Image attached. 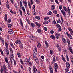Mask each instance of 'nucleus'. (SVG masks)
<instances>
[{"mask_svg": "<svg viewBox=\"0 0 73 73\" xmlns=\"http://www.w3.org/2000/svg\"><path fill=\"white\" fill-rule=\"evenodd\" d=\"M33 73H37V69L35 66H33Z\"/></svg>", "mask_w": 73, "mask_h": 73, "instance_id": "obj_1", "label": "nucleus"}, {"mask_svg": "<svg viewBox=\"0 0 73 73\" xmlns=\"http://www.w3.org/2000/svg\"><path fill=\"white\" fill-rule=\"evenodd\" d=\"M28 62V65L29 66H32L33 65V61H32L31 59H29Z\"/></svg>", "mask_w": 73, "mask_h": 73, "instance_id": "obj_2", "label": "nucleus"}, {"mask_svg": "<svg viewBox=\"0 0 73 73\" xmlns=\"http://www.w3.org/2000/svg\"><path fill=\"white\" fill-rule=\"evenodd\" d=\"M66 35H67L68 38H70V39H73V37L72 35H70V34L68 32H66Z\"/></svg>", "mask_w": 73, "mask_h": 73, "instance_id": "obj_3", "label": "nucleus"}, {"mask_svg": "<svg viewBox=\"0 0 73 73\" xmlns=\"http://www.w3.org/2000/svg\"><path fill=\"white\" fill-rule=\"evenodd\" d=\"M2 68H3L2 69H3V71H6L7 69V68L5 64H4L3 65Z\"/></svg>", "mask_w": 73, "mask_h": 73, "instance_id": "obj_4", "label": "nucleus"}, {"mask_svg": "<svg viewBox=\"0 0 73 73\" xmlns=\"http://www.w3.org/2000/svg\"><path fill=\"white\" fill-rule=\"evenodd\" d=\"M61 12L63 14L64 17H66V14L65 12V11H64V10H61Z\"/></svg>", "mask_w": 73, "mask_h": 73, "instance_id": "obj_5", "label": "nucleus"}, {"mask_svg": "<svg viewBox=\"0 0 73 73\" xmlns=\"http://www.w3.org/2000/svg\"><path fill=\"white\" fill-rule=\"evenodd\" d=\"M8 33H9V34H10V35H12L13 33V30H12L11 29H8Z\"/></svg>", "mask_w": 73, "mask_h": 73, "instance_id": "obj_6", "label": "nucleus"}, {"mask_svg": "<svg viewBox=\"0 0 73 73\" xmlns=\"http://www.w3.org/2000/svg\"><path fill=\"white\" fill-rule=\"evenodd\" d=\"M62 40L63 41V43H64V44H66L67 43V41H66L65 38H62Z\"/></svg>", "mask_w": 73, "mask_h": 73, "instance_id": "obj_7", "label": "nucleus"}, {"mask_svg": "<svg viewBox=\"0 0 73 73\" xmlns=\"http://www.w3.org/2000/svg\"><path fill=\"white\" fill-rule=\"evenodd\" d=\"M15 42L16 44H21V41L20 40H17L15 41Z\"/></svg>", "mask_w": 73, "mask_h": 73, "instance_id": "obj_8", "label": "nucleus"}, {"mask_svg": "<svg viewBox=\"0 0 73 73\" xmlns=\"http://www.w3.org/2000/svg\"><path fill=\"white\" fill-rule=\"evenodd\" d=\"M66 63V67L67 69H70V64L68 62Z\"/></svg>", "mask_w": 73, "mask_h": 73, "instance_id": "obj_9", "label": "nucleus"}, {"mask_svg": "<svg viewBox=\"0 0 73 73\" xmlns=\"http://www.w3.org/2000/svg\"><path fill=\"white\" fill-rule=\"evenodd\" d=\"M35 23L36 26L37 27H41V25L39 23L37 22H35Z\"/></svg>", "mask_w": 73, "mask_h": 73, "instance_id": "obj_10", "label": "nucleus"}, {"mask_svg": "<svg viewBox=\"0 0 73 73\" xmlns=\"http://www.w3.org/2000/svg\"><path fill=\"white\" fill-rule=\"evenodd\" d=\"M50 37L51 38H52L53 40H55V38H56V37H55V36H54L53 35H51V36H50Z\"/></svg>", "mask_w": 73, "mask_h": 73, "instance_id": "obj_11", "label": "nucleus"}, {"mask_svg": "<svg viewBox=\"0 0 73 73\" xmlns=\"http://www.w3.org/2000/svg\"><path fill=\"white\" fill-rule=\"evenodd\" d=\"M24 6L25 7V8H27V7L28 6H27V1L25 0L24 2Z\"/></svg>", "mask_w": 73, "mask_h": 73, "instance_id": "obj_12", "label": "nucleus"}, {"mask_svg": "<svg viewBox=\"0 0 73 73\" xmlns=\"http://www.w3.org/2000/svg\"><path fill=\"white\" fill-rule=\"evenodd\" d=\"M5 60L6 64L8 63V57H7L6 58H5Z\"/></svg>", "mask_w": 73, "mask_h": 73, "instance_id": "obj_13", "label": "nucleus"}, {"mask_svg": "<svg viewBox=\"0 0 73 73\" xmlns=\"http://www.w3.org/2000/svg\"><path fill=\"white\" fill-rule=\"evenodd\" d=\"M56 62V58H55V56H54L53 57V59L52 62V64H53Z\"/></svg>", "mask_w": 73, "mask_h": 73, "instance_id": "obj_14", "label": "nucleus"}, {"mask_svg": "<svg viewBox=\"0 0 73 73\" xmlns=\"http://www.w3.org/2000/svg\"><path fill=\"white\" fill-rule=\"evenodd\" d=\"M68 50H70V52L72 53V54H73V50H72V47H70L68 48Z\"/></svg>", "mask_w": 73, "mask_h": 73, "instance_id": "obj_15", "label": "nucleus"}, {"mask_svg": "<svg viewBox=\"0 0 73 73\" xmlns=\"http://www.w3.org/2000/svg\"><path fill=\"white\" fill-rule=\"evenodd\" d=\"M34 59L36 63H38V59H37V57L34 58Z\"/></svg>", "mask_w": 73, "mask_h": 73, "instance_id": "obj_16", "label": "nucleus"}, {"mask_svg": "<svg viewBox=\"0 0 73 73\" xmlns=\"http://www.w3.org/2000/svg\"><path fill=\"white\" fill-rule=\"evenodd\" d=\"M22 10L24 14H26V13L25 12V8L24 6L22 7Z\"/></svg>", "mask_w": 73, "mask_h": 73, "instance_id": "obj_17", "label": "nucleus"}, {"mask_svg": "<svg viewBox=\"0 0 73 73\" xmlns=\"http://www.w3.org/2000/svg\"><path fill=\"white\" fill-rule=\"evenodd\" d=\"M36 52H33V55L34 56L33 58H36V55H37Z\"/></svg>", "mask_w": 73, "mask_h": 73, "instance_id": "obj_18", "label": "nucleus"}, {"mask_svg": "<svg viewBox=\"0 0 73 73\" xmlns=\"http://www.w3.org/2000/svg\"><path fill=\"white\" fill-rule=\"evenodd\" d=\"M55 36L56 37V38L57 39L59 38L58 37V33H55Z\"/></svg>", "mask_w": 73, "mask_h": 73, "instance_id": "obj_19", "label": "nucleus"}, {"mask_svg": "<svg viewBox=\"0 0 73 73\" xmlns=\"http://www.w3.org/2000/svg\"><path fill=\"white\" fill-rule=\"evenodd\" d=\"M35 18L36 19V20H40V17L38 16H35Z\"/></svg>", "mask_w": 73, "mask_h": 73, "instance_id": "obj_20", "label": "nucleus"}, {"mask_svg": "<svg viewBox=\"0 0 73 73\" xmlns=\"http://www.w3.org/2000/svg\"><path fill=\"white\" fill-rule=\"evenodd\" d=\"M4 19L5 21L7 22V15L6 14H5V17H4Z\"/></svg>", "mask_w": 73, "mask_h": 73, "instance_id": "obj_21", "label": "nucleus"}, {"mask_svg": "<svg viewBox=\"0 0 73 73\" xmlns=\"http://www.w3.org/2000/svg\"><path fill=\"white\" fill-rule=\"evenodd\" d=\"M31 25L32 28H35V25L34 23H31Z\"/></svg>", "mask_w": 73, "mask_h": 73, "instance_id": "obj_22", "label": "nucleus"}, {"mask_svg": "<svg viewBox=\"0 0 73 73\" xmlns=\"http://www.w3.org/2000/svg\"><path fill=\"white\" fill-rule=\"evenodd\" d=\"M5 51L6 54H7V55H8L9 54V50L6 48Z\"/></svg>", "mask_w": 73, "mask_h": 73, "instance_id": "obj_23", "label": "nucleus"}, {"mask_svg": "<svg viewBox=\"0 0 73 73\" xmlns=\"http://www.w3.org/2000/svg\"><path fill=\"white\" fill-rule=\"evenodd\" d=\"M24 61L25 64H28V60L27 58H26V59H25Z\"/></svg>", "mask_w": 73, "mask_h": 73, "instance_id": "obj_24", "label": "nucleus"}, {"mask_svg": "<svg viewBox=\"0 0 73 73\" xmlns=\"http://www.w3.org/2000/svg\"><path fill=\"white\" fill-rule=\"evenodd\" d=\"M68 30L72 33H73V31L72 30V29L70 28V27H69L68 29Z\"/></svg>", "mask_w": 73, "mask_h": 73, "instance_id": "obj_25", "label": "nucleus"}, {"mask_svg": "<svg viewBox=\"0 0 73 73\" xmlns=\"http://www.w3.org/2000/svg\"><path fill=\"white\" fill-rule=\"evenodd\" d=\"M19 47L21 48V49H23V44H22V43H21L19 44Z\"/></svg>", "mask_w": 73, "mask_h": 73, "instance_id": "obj_26", "label": "nucleus"}, {"mask_svg": "<svg viewBox=\"0 0 73 73\" xmlns=\"http://www.w3.org/2000/svg\"><path fill=\"white\" fill-rule=\"evenodd\" d=\"M48 19H49V17H46L44 19V20L46 21L48 20Z\"/></svg>", "mask_w": 73, "mask_h": 73, "instance_id": "obj_27", "label": "nucleus"}, {"mask_svg": "<svg viewBox=\"0 0 73 73\" xmlns=\"http://www.w3.org/2000/svg\"><path fill=\"white\" fill-rule=\"evenodd\" d=\"M44 43L46 45L47 47H48V46H49V44H48V42H47V41H44Z\"/></svg>", "mask_w": 73, "mask_h": 73, "instance_id": "obj_28", "label": "nucleus"}, {"mask_svg": "<svg viewBox=\"0 0 73 73\" xmlns=\"http://www.w3.org/2000/svg\"><path fill=\"white\" fill-rule=\"evenodd\" d=\"M49 22L48 21H45L43 23V24H44L45 25L48 24H49Z\"/></svg>", "mask_w": 73, "mask_h": 73, "instance_id": "obj_29", "label": "nucleus"}, {"mask_svg": "<svg viewBox=\"0 0 73 73\" xmlns=\"http://www.w3.org/2000/svg\"><path fill=\"white\" fill-rule=\"evenodd\" d=\"M68 10L67 11L68 12V13L69 14V15H70V9H69V7H68Z\"/></svg>", "mask_w": 73, "mask_h": 73, "instance_id": "obj_30", "label": "nucleus"}, {"mask_svg": "<svg viewBox=\"0 0 73 73\" xmlns=\"http://www.w3.org/2000/svg\"><path fill=\"white\" fill-rule=\"evenodd\" d=\"M0 52L1 53V54L2 56H4V53L3 51V50L1 48H0Z\"/></svg>", "mask_w": 73, "mask_h": 73, "instance_id": "obj_31", "label": "nucleus"}, {"mask_svg": "<svg viewBox=\"0 0 73 73\" xmlns=\"http://www.w3.org/2000/svg\"><path fill=\"white\" fill-rule=\"evenodd\" d=\"M31 68L30 67H29V73H32V70H31Z\"/></svg>", "mask_w": 73, "mask_h": 73, "instance_id": "obj_32", "label": "nucleus"}, {"mask_svg": "<svg viewBox=\"0 0 73 73\" xmlns=\"http://www.w3.org/2000/svg\"><path fill=\"white\" fill-rule=\"evenodd\" d=\"M11 58L13 59V60H14V59H13L14 58V56H13V55L12 54H11Z\"/></svg>", "mask_w": 73, "mask_h": 73, "instance_id": "obj_33", "label": "nucleus"}, {"mask_svg": "<svg viewBox=\"0 0 73 73\" xmlns=\"http://www.w3.org/2000/svg\"><path fill=\"white\" fill-rule=\"evenodd\" d=\"M54 68H58V66L57 63H54Z\"/></svg>", "mask_w": 73, "mask_h": 73, "instance_id": "obj_34", "label": "nucleus"}, {"mask_svg": "<svg viewBox=\"0 0 73 73\" xmlns=\"http://www.w3.org/2000/svg\"><path fill=\"white\" fill-rule=\"evenodd\" d=\"M52 10H54L55 9V6L54 5H52Z\"/></svg>", "mask_w": 73, "mask_h": 73, "instance_id": "obj_35", "label": "nucleus"}, {"mask_svg": "<svg viewBox=\"0 0 73 73\" xmlns=\"http://www.w3.org/2000/svg\"><path fill=\"white\" fill-rule=\"evenodd\" d=\"M6 7L7 9H9V4L8 3L6 4Z\"/></svg>", "mask_w": 73, "mask_h": 73, "instance_id": "obj_36", "label": "nucleus"}, {"mask_svg": "<svg viewBox=\"0 0 73 73\" xmlns=\"http://www.w3.org/2000/svg\"><path fill=\"white\" fill-rule=\"evenodd\" d=\"M37 31L38 33H41V30L40 29H37Z\"/></svg>", "mask_w": 73, "mask_h": 73, "instance_id": "obj_37", "label": "nucleus"}, {"mask_svg": "<svg viewBox=\"0 0 73 73\" xmlns=\"http://www.w3.org/2000/svg\"><path fill=\"white\" fill-rule=\"evenodd\" d=\"M52 14V12L51 11H49L47 13L48 15H51Z\"/></svg>", "mask_w": 73, "mask_h": 73, "instance_id": "obj_38", "label": "nucleus"}, {"mask_svg": "<svg viewBox=\"0 0 73 73\" xmlns=\"http://www.w3.org/2000/svg\"><path fill=\"white\" fill-rule=\"evenodd\" d=\"M5 46L6 48L8 49V43L7 42H5Z\"/></svg>", "mask_w": 73, "mask_h": 73, "instance_id": "obj_39", "label": "nucleus"}, {"mask_svg": "<svg viewBox=\"0 0 73 73\" xmlns=\"http://www.w3.org/2000/svg\"><path fill=\"white\" fill-rule=\"evenodd\" d=\"M20 61L21 63L22 64V65H23L24 64V62L21 59H20Z\"/></svg>", "mask_w": 73, "mask_h": 73, "instance_id": "obj_40", "label": "nucleus"}, {"mask_svg": "<svg viewBox=\"0 0 73 73\" xmlns=\"http://www.w3.org/2000/svg\"><path fill=\"white\" fill-rule=\"evenodd\" d=\"M20 7L21 8L22 7V6H23V3H22V2L21 1H20Z\"/></svg>", "mask_w": 73, "mask_h": 73, "instance_id": "obj_41", "label": "nucleus"}, {"mask_svg": "<svg viewBox=\"0 0 73 73\" xmlns=\"http://www.w3.org/2000/svg\"><path fill=\"white\" fill-rule=\"evenodd\" d=\"M19 11H20V14L21 16H22L23 15V13H22V11L21 10V9H19Z\"/></svg>", "mask_w": 73, "mask_h": 73, "instance_id": "obj_42", "label": "nucleus"}, {"mask_svg": "<svg viewBox=\"0 0 73 73\" xmlns=\"http://www.w3.org/2000/svg\"><path fill=\"white\" fill-rule=\"evenodd\" d=\"M36 37L34 36L33 39H32V40H33V41H35V40H36Z\"/></svg>", "mask_w": 73, "mask_h": 73, "instance_id": "obj_43", "label": "nucleus"}, {"mask_svg": "<svg viewBox=\"0 0 73 73\" xmlns=\"http://www.w3.org/2000/svg\"><path fill=\"white\" fill-rule=\"evenodd\" d=\"M40 46H41V44L40 43H38L37 45V47L38 48H40Z\"/></svg>", "mask_w": 73, "mask_h": 73, "instance_id": "obj_44", "label": "nucleus"}, {"mask_svg": "<svg viewBox=\"0 0 73 73\" xmlns=\"http://www.w3.org/2000/svg\"><path fill=\"white\" fill-rule=\"evenodd\" d=\"M67 43L68 44H70V40L69 39H67Z\"/></svg>", "mask_w": 73, "mask_h": 73, "instance_id": "obj_45", "label": "nucleus"}, {"mask_svg": "<svg viewBox=\"0 0 73 73\" xmlns=\"http://www.w3.org/2000/svg\"><path fill=\"white\" fill-rule=\"evenodd\" d=\"M56 27H57V28H58L59 27H61V26H60V25H59V24H58L56 23Z\"/></svg>", "mask_w": 73, "mask_h": 73, "instance_id": "obj_46", "label": "nucleus"}, {"mask_svg": "<svg viewBox=\"0 0 73 73\" xmlns=\"http://www.w3.org/2000/svg\"><path fill=\"white\" fill-rule=\"evenodd\" d=\"M52 24H54V25H55V24H56V21L54 20L52 22Z\"/></svg>", "mask_w": 73, "mask_h": 73, "instance_id": "obj_47", "label": "nucleus"}, {"mask_svg": "<svg viewBox=\"0 0 73 73\" xmlns=\"http://www.w3.org/2000/svg\"><path fill=\"white\" fill-rule=\"evenodd\" d=\"M53 12L54 13H55V14H57V11L56 10L53 11Z\"/></svg>", "mask_w": 73, "mask_h": 73, "instance_id": "obj_48", "label": "nucleus"}, {"mask_svg": "<svg viewBox=\"0 0 73 73\" xmlns=\"http://www.w3.org/2000/svg\"><path fill=\"white\" fill-rule=\"evenodd\" d=\"M37 48H35L33 50V52H37Z\"/></svg>", "mask_w": 73, "mask_h": 73, "instance_id": "obj_49", "label": "nucleus"}, {"mask_svg": "<svg viewBox=\"0 0 73 73\" xmlns=\"http://www.w3.org/2000/svg\"><path fill=\"white\" fill-rule=\"evenodd\" d=\"M50 53L51 54V55H52L53 54V50H50Z\"/></svg>", "mask_w": 73, "mask_h": 73, "instance_id": "obj_50", "label": "nucleus"}, {"mask_svg": "<svg viewBox=\"0 0 73 73\" xmlns=\"http://www.w3.org/2000/svg\"><path fill=\"white\" fill-rule=\"evenodd\" d=\"M8 27L9 28H11V27H12V25L11 24H9L8 25Z\"/></svg>", "mask_w": 73, "mask_h": 73, "instance_id": "obj_51", "label": "nucleus"}, {"mask_svg": "<svg viewBox=\"0 0 73 73\" xmlns=\"http://www.w3.org/2000/svg\"><path fill=\"white\" fill-rule=\"evenodd\" d=\"M20 23L22 27L23 28V23L22 21H20Z\"/></svg>", "mask_w": 73, "mask_h": 73, "instance_id": "obj_52", "label": "nucleus"}, {"mask_svg": "<svg viewBox=\"0 0 73 73\" xmlns=\"http://www.w3.org/2000/svg\"><path fill=\"white\" fill-rule=\"evenodd\" d=\"M11 19H8L7 20V21L8 23H10L11 22Z\"/></svg>", "mask_w": 73, "mask_h": 73, "instance_id": "obj_53", "label": "nucleus"}, {"mask_svg": "<svg viewBox=\"0 0 73 73\" xmlns=\"http://www.w3.org/2000/svg\"><path fill=\"white\" fill-rule=\"evenodd\" d=\"M62 60L63 61H64V62H66V60L65 59V58H64V57H62Z\"/></svg>", "mask_w": 73, "mask_h": 73, "instance_id": "obj_54", "label": "nucleus"}, {"mask_svg": "<svg viewBox=\"0 0 73 73\" xmlns=\"http://www.w3.org/2000/svg\"><path fill=\"white\" fill-rule=\"evenodd\" d=\"M17 55L18 57H21V54H20L19 52L17 53Z\"/></svg>", "mask_w": 73, "mask_h": 73, "instance_id": "obj_55", "label": "nucleus"}, {"mask_svg": "<svg viewBox=\"0 0 73 73\" xmlns=\"http://www.w3.org/2000/svg\"><path fill=\"white\" fill-rule=\"evenodd\" d=\"M66 59L68 61H69V57H68V55H66Z\"/></svg>", "mask_w": 73, "mask_h": 73, "instance_id": "obj_56", "label": "nucleus"}, {"mask_svg": "<svg viewBox=\"0 0 73 73\" xmlns=\"http://www.w3.org/2000/svg\"><path fill=\"white\" fill-rule=\"evenodd\" d=\"M13 72L14 73H19V72H18L16 71L15 70H13ZM19 73H21V71H19Z\"/></svg>", "mask_w": 73, "mask_h": 73, "instance_id": "obj_57", "label": "nucleus"}, {"mask_svg": "<svg viewBox=\"0 0 73 73\" xmlns=\"http://www.w3.org/2000/svg\"><path fill=\"white\" fill-rule=\"evenodd\" d=\"M63 8L64 9V10L65 11H67V8H66V7L64 6L63 7Z\"/></svg>", "mask_w": 73, "mask_h": 73, "instance_id": "obj_58", "label": "nucleus"}, {"mask_svg": "<svg viewBox=\"0 0 73 73\" xmlns=\"http://www.w3.org/2000/svg\"><path fill=\"white\" fill-rule=\"evenodd\" d=\"M55 2L56 3V4H58H58H59V3L58 2V0H55Z\"/></svg>", "mask_w": 73, "mask_h": 73, "instance_id": "obj_59", "label": "nucleus"}, {"mask_svg": "<svg viewBox=\"0 0 73 73\" xmlns=\"http://www.w3.org/2000/svg\"><path fill=\"white\" fill-rule=\"evenodd\" d=\"M50 73H53V69H50Z\"/></svg>", "mask_w": 73, "mask_h": 73, "instance_id": "obj_60", "label": "nucleus"}, {"mask_svg": "<svg viewBox=\"0 0 73 73\" xmlns=\"http://www.w3.org/2000/svg\"><path fill=\"white\" fill-rule=\"evenodd\" d=\"M58 50L60 51V52H61V48L60 47H58Z\"/></svg>", "mask_w": 73, "mask_h": 73, "instance_id": "obj_61", "label": "nucleus"}, {"mask_svg": "<svg viewBox=\"0 0 73 73\" xmlns=\"http://www.w3.org/2000/svg\"><path fill=\"white\" fill-rule=\"evenodd\" d=\"M50 32L51 34H53V33H54V31H53V30L50 31Z\"/></svg>", "mask_w": 73, "mask_h": 73, "instance_id": "obj_62", "label": "nucleus"}, {"mask_svg": "<svg viewBox=\"0 0 73 73\" xmlns=\"http://www.w3.org/2000/svg\"><path fill=\"white\" fill-rule=\"evenodd\" d=\"M56 58L57 61H59V58L58 56H56Z\"/></svg>", "mask_w": 73, "mask_h": 73, "instance_id": "obj_63", "label": "nucleus"}, {"mask_svg": "<svg viewBox=\"0 0 73 73\" xmlns=\"http://www.w3.org/2000/svg\"><path fill=\"white\" fill-rule=\"evenodd\" d=\"M30 3L31 5H33V0H30Z\"/></svg>", "mask_w": 73, "mask_h": 73, "instance_id": "obj_64", "label": "nucleus"}]
</instances>
